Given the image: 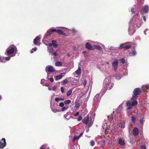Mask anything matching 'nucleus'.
Masks as SVG:
<instances>
[{
  "mask_svg": "<svg viewBox=\"0 0 149 149\" xmlns=\"http://www.w3.org/2000/svg\"><path fill=\"white\" fill-rule=\"evenodd\" d=\"M55 65L57 67H61L63 65V63L60 61H58L55 63Z\"/></svg>",
  "mask_w": 149,
  "mask_h": 149,
  "instance_id": "obj_22",
  "label": "nucleus"
},
{
  "mask_svg": "<svg viewBox=\"0 0 149 149\" xmlns=\"http://www.w3.org/2000/svg\"><path fill=\"white\" fill-rule=\"evenodd\" d=\"M61 92L63 93L65 92L64 88L63 87H61Z\"/></svg>",
  "mask_w": 149,
  "mask_h": 149,
  "instance_id": "obj_51",
  "label": "nucleus"
},
{
  "mask_svg": "<svg viewBox=\"0 0 149 149\" xmlns=\"http://www.w3.org/2000/svg\"><path fill=\"white\" fill-rule=\"evenodd\" d=\"M136 54V52L135 50H133L132 52H130L129 55L131 56H133L135 55Z\"/></svg>",
  "mask_w": 149,
  "mask_h": 149,
  "instance_id": "obj_24",
  "label": "nucleus"
},
{
  "mask_svg": "<svg viewBox=\"0 0 149 149\" xmlns=\"http://www.w3.org/2000/svg\"><path fill=\"white\" fill-rule=\"evenodd\" d=\"M68 113L65 115L64 117L67 120L69 119L70 117V115H68Z\"/></svg>",
  "mask_w": 149,
  "mask_h": 149,
  "instance_id": "obj_42",
  "label": "nucleus"
},
{
  "mask_svg": "<svg viewBox=\"0 0 149 149\" xmlns=\"http://www.w3.org/2000/svg\"><path fill=\"white\" fill-rule=\"evenodd\" d=\"M134 17L136 18L135 20H132L129 23V27L128 29V32L130 35H132L134 33L135 31L139 27L141 26L140 22L138 23L137 20L140 22V19L139 18V15L138 13L136 14Z\"/></svg>",
  "mask_w": 149,
  "mask_h": 149,
  "instance_id": "obj_2",
  "label": "nucleus"
},
{
  "mask_svg": "<svg viewBox=\"0 0 149 149\" xmlns=\"http://www.w3.org/2000/svg\"><path fill=\"white\" fill-rule=\"evenodd\" d=\"M10 56H8V57H6L5 58V61H8L10 60Z\"/></svg>",
  "mask_w": 149,
  "mask_h": 149,
  "instance_id": "obj_54",
  "label": "nucleus"
},
{
  "mask_svg": "<svg viewBox=\"0 0 149 149\" xmlns=\"http://www.w3.org/2000/svg\"><path fill=\"white\" fill-rule=\"evenodd\" d=\"M79 114V112H77L75 113L74 114V116H78Z\"/></svg>",
  "mask_w": 149,
  "mask_h": 149,
  "instance_id": "obj_58",
  "label": "nucleus"
},
{
  "mask_svg": "<svg viewBox=\"0 0 149 149\" xmlns=\"http://www.w3.org/2000/svg\"><path fill=\"white\" fill-rule=\"evenodd\" d=\"M103 85L106 89L109 90L113 87V84L109 78H106L104 80Z\"/></svg>",
  "mask_w": 149,
  "mask_h": 149,
  "instance_id": "obj_5",
  "label": "nucleus"
},
{
  "mask_svg": "<svg viewBox=\"0 0 149 149\" xmlns=\"http://www.w3.org/2000/svg\"><path fill=\"white\" fill-rule=\"evenodd\" d=\"M71 102V101L70 100H68L66 101H65L64 102V103L65 104H69Z\"/></svg>",
  "mask_w": 149,
  "mask_h": 149,
  "instance_id": "obj_46",
  "label": "nucleus"
},
{
  "mask_svg": "<svg viewBox=\"0 0 149 149\" xmlns=\"http://www.w3.org/2000/svg\"><path fill=\"white\" fill-rule=\"evenodd\" d=\"M0 62L2 63H5L6 62V61L5 59V58L1 56H0Z\"/></svg>",
  "mask_w": 149,
  "mask_h": 149,
  "instance_id": "obj_30",
  "label": "nucleus"
},
{
  "mask_svg": "<svg viewBox=\"0 0 149 149\" xmlns=\"http://www.w3.org/2000/svg\"><path fill=\"white\" fill-rule=\"evenodd\" d=\"M115 78L117 80H119L121 78V74H116L115 76Z\"/></svg>",
  "mask_w": 149,
  "mask_h": 149,
  "instance_id": "obj_32",
  "label": "nucleus"
},
{
  "mask_svg": "<svg viewBox=\"0 0 149 149\" xmlns=\"http://www.w3.org/2000/svg\"><path fill=\"white\" fill-rule=\"evenodd\" d=\"M41 146H43V149H49V148L46 145H43Z\"/></svg>",
  "mask_w": 149,
  "mask_h": 149,
  "instance_id": "obj_47",
  "label": "nucleus"
},
{
  "mask_svg": "<svg viewBox=\"0 0 149 149\" xmlns=\"http://www.w3.org/2000/svg\"><path fill=\"white\" fill-rule=\"evenodd\" d=\"M143 19L145 21H146V18L145 16H143Z\"/></svg>",
  "mask_w": 149,
  "mask_h": 149,
  "instance_id": "obj_62",
  "label": "nucleus"
},
{
  "mask_svg": "<svg viewBox=\"0 0 149 149\" xmlns=\"http://www.w3.org/2000/svg\"><path fill=\"white\" fill-rule=\"evenodd\" d=\"M120 62L123 64H124L125 63V60L124 58H122L120 60Z\"/></svg>",
  "mask_w": 149,
  "mask_h": 149,
  "instance_id": "obj_48",
  "label": "nucleus"
},
{
  "mask_svg": "<svg viewBox=\"0 0 149 149\" xmlns=\"http://www.w3.org/2000/svg\"><path fill=\"white\" fill-rule=\"evenodd\" d=\"M45 70L47 72H54L55 71L54 68L52 66L48 65L45 68Z\"/></svg>",
  "mask_w": 149,
  "mask_h": 149,
  "instance_id": "obj_11",
  "label": "nucleus"
},
{
  "mask_svg": "<svg viewBox=\"0 0 149 149\" xmlns=\"http://www.w3.org/2000/svg\"><path fill=\"white\" fill-rule=\"evenodd\" d=\"M44 81V79H41V84H43V85H44V84H43Z\"/></svg>",
  "mask_w": 149,
  "mask_h": 149,
  "instance_id": "obj_60",
  "label": "nucleus"
},
{
  "mask_svg": "<svg viewBox=\"0 0 149 149\" xmlns=\"http://www.w3.org/2000/svg\"><path fill=\"white\" fill-rule=\"evenodd\" d=\"M94 119L92 117H89L88 116L85 117L82 120L83 123L85 124L88 127H90L93 124Z\"/></svg>",
  "mask_w": 149,
  "mask_h": 149,
  "instance_id": "obj_4",
  "label": "nucleus"
},
{
  "mask_svg": "<svg viewBox=\"0 0 149 149\" xmlns=\"http://www.w3.org/2000/svg\"><path fill=\"white\" fill-rule=\"evenodd\" d=\"M68 82V80L67 79H65L64 80H63L62 82V83L63 84H65Z\"/></svg>",
  "mask_w": 149,
  "mask_h": 149,
  "instance_id": "obj_50",
  "label": "nucleus"
},
{
  "mask_svg": "<svg viewBox=\"0 0 149 149\" xmlns=\"http://www.w3.org/2000/svg\"><path fill=\"white\" fill-rule=\"evenodd\" d=\"M121 104L120 105L116 111V112L118 113H122V109L123 107L122 104Z\"/></svg>",
  "mask_w": 149,
  "mask_h": 149,
  "instance_id": "obj_18",
  "label": "nucleus"
},
{
  "mask_svg": "<svg viewBox=\"0 0 149 149\" xmlns=\"http://www.w3.org/2000/svg\"><path fill=\"white\" fill-rule=\"evenodd\" d=\"M2 140L3 141V143H2L0 141V148H3L6 145V140L5 138H3Z\"/></svg>",
  "mask_w": 149,
  "mask_h": 149,
  "instance_id": "obj_14",
  "label": "nucleus"
},
{
  "mask_svg": "<svg viewBox=\"0 0 149 149\" xmlns=\"http://www.w3.org/2000/svg\"><path fill=\"white\" fill-rule=\"evenodd\" d=\"M143 122V119H141L140 120V123L141 124Z\"/></svg>",
  "mask_w": 149,
  "mask_h": 149,
  "instance_id": "obj_61",
  "label": "nucleus"
},
{
  "mask_svg": "<svg viewBox=\"0 0 149 149\" xmlns=\"http://www.w3.org/2000/svg\"><path fill=\"white\" fill-rule=\"evenodd\" d=\"M64 99H63L61 98H56L55 99V101L56 102H59L60 101H63Z\"/></svg>",
  "mask_w": 149,
  "mask_h": 149,
  "instance_id": "obj_36",
  "label": "nucleus"
},
{
  "mask_svg": "<svg viewBox=\"0 0 149 149\" xmlns=\"http://www.w3.org/2000/svg\"><path fill=\"white\" fill-rule=\"evenodd\" d=\"M133 133L134 135L137 136L139 134V130L138 128L135 127L134 128L133 131Z\"/></svg>",
  "mask_w": 149,
  "mask_h": 149,
  "instance_id": "obj_20",
  "label": "nucleus"
},
{
  "mask_svg": "<svg viewBox=\"0 0 149 149\" xmlns=\"http://www.w3.org/2000/svg\"><path fill=\"white\" fill-rule=\"evenodd\" d=\"M125 43H123L120 45V46L119 47V48H124V45L125 44Z\"/></svg>",
  "mask_w": 149,
  "mask_h": 149,
  "instance_id": "obj_55",
  "label": "nucleus"
},
{
  "mask_svg": "<svg viewBox=\"0 0 149 149\" xmlns=\"http://www.w3.org/2000/svg\"><path fill=\"white\" fill-rule=\"evenodd\" d=\"M68 108V107L67 105H65V106H63L61 110L62 111H64L67 110Z\"/></svg>",
  "mask_w": 149,
  "mask_h": 149,
  "instance_id": "obj_34",
  "label": "nucleus"
},
{
  "mask_svg": "<svg viewBox=\"0 0 149 149\" xmlns=\"http://www.w3.org/2000/svg\"><path fill=\"white\" fill-rule=\"evenodd\" d=\"M57 88V87L56 86H54L53 87H49L48 88V89L49 91L53 90L55 91Z\"/></svg>",
  "mask_w": 149,
  "mask_h": 149,
  "instance_id": "obj_29",
  "label": "nucleus"
},
{
  "mask_svg": "<svg viewBox=\"0 0 149 149\" xmlns=\"http://www.w3.org/2000/svg\"><path fill=\"white\" fill-rule=\"evenodd\" d=\"M80 80L82 81V84L83 85V86H84L86 84V80L83 78L81 79Z\"/></svg>",
  "mask_w": 149,
  "mask_h": 149,
  "instance_id": "obj_31",
  "label": "nucleus"
},
{
  "mask_svg": "<svg viewBox=\"0 0 149 149\" xmlns=\"http://www.w3.org/2000/svg\"><path fill=\"white\" fill-rule=\"evenodd\" d=\"M132 47L131 45H130L127 46H126L124 47V48L125 49H128Z\"/></svg>",
  "mask_w": 149,
  "mask_h": 149,
  "instance_id": "obj_44",
  "label": "nucleus"
},
{
  "mask_svg": "<svg viewBox=\"0 0 149 149\" xmlns=\"http://www.w3.org/2000/svg\"><path fill=\"white\" fill-rule=\"evenodd\" d=\"M118 62L117 59L113 61L111 64L113 70L116 71L118 67Z\"/></svg>",
  "mask_w": 149,
  "mask_h": 149,
  "instance_id": "obj_8",
  "label": "nucleus"
},
{
  "mask_svg": "<svg viewBox=\"0 0 149 149\" xmlns=\"http://www.w3.org/2000/svg\"><path fill=\"white\" fill-rule=\"evenodd\" d=\"M107 119L110 124L109 126H111L112 130L111 131L112 133L115 135H118L119 130L118 127V125L120 128H124L125 127L124 123H120L118 121V119L115 118L114 120H113V116L112 114L108 116Z\"/></svg>",
  "mask_w": 149,
  "mask_h": 149,
  "instance_id": "obj_1",
  "label": "nucleus"
},
{
  "mask_svg": "<svg viewBox=\"0 0 149 149\" xmlns=\"http://www.w3.org/2000/svg\"><path fill=\"white\" fill-rule=\"evenodd\" d=\"M58 30V29H52L50 31H48L46 33L45 36H44V38H46V36H48L49 35L51 34V32H57V31Z\"/></svg>",
  "mask_w": 149,
  "mask_h": 149,
  "instance_id": "obj_19",
  "label": "nucleus"
},
{
  "mask_svg": "<svg viewBox=\"0 0 149 149\" xmlns=\"http://www.w3.org/2000/svg\"><path fill=\"white\" fill-rule=\"evenodd\" d=\"M90 43H91L92 44H93L94 43H95V42H92V41H91L89 42Z\"/></svg>",
  "mask_w": 149,
  "mask_h": 149,
  "instance_id": "obj_64",
  "label": "nucleus"
},
{
  "mask_svg": "<svg viewBox=\"0 0 149 149\" xmlns=\"http://www.w3.org/2000/svg\"><path fill=\"white\" fill-rule=\"evenodd\" d=\"M57 33L58 34L60 35H63L64 34V33H63V31L60 29H58Z\"/></svg>",
  "mask_w": 149,
  "mask_h": 149,
  "instance_id": "obj_40",
  "label": "nucleus"
},
{
  "mask_svg": "<svg viewBox=\"0 0 149 149\" xmlns=\"http://www.w3.org/2000/svg\"><path fill=\"white\" fill-rule=\"evenodd\" d=\"M136 99H132V97L130 101H128L126 103V105L128 108L127 111L131 109L132 106H135L137 104V102L136 100Z\"/></svg>",
  "mask_w": 149,
  "mask_h": 149,
  "instance_id": "obj_6",
  "label": "nucleus"
},
{
  "mask_svg": "<svg viewBox=\"0 0 149 149\" xmlns=\"http://www.w3.org/2000/svg\"><path fill=\"white\" fill-rule=\"evenodd\" d=\"M81 105V104L80 103H79L78 102H77L75 103V107L76 108H79L80 105Z\"/></svg>",
  "mask_w": 149,
  "mask_h": 149,
  "instance_id": "obj_35",
  "label": "nucleus"
},
{
  "mask_svg": "<svg viewBox=\"0 0 149 149\" xmlns=\"http://www.w3.org/2000/svg\"><path fill=\"white\" fill-rule=\"evenodd\" d=\"M140 149H146V147L145 145H143L141 146Z\"/></svg>",
  "mask_w": 149,
  "mask_h": 149,
  "instance_id": "obj_52",
  "label": "nucleus"
},
{
  "mask_svg": "<svg viewBox=\"0 0 149 149\" xmlns=\"http://www.w3.org/2000/svg\"><path fill=\"white\" fill-rule=\"evenodd\" d=\"M86 47L89 49H93V45H92L91 44L89 43L88 42H87L85 45Z\"/></svg>",
  "mask_w": 149,
  "mask_h": 149,
  "instance_id": "obj_13",
  "label": "nucleus"
},
{
  "mask_svg": "<svg viewBox=\"0 0 149 149\" xmlns=\"http://www.w3.org/2000/svg\"><path fill=\"white\" fill-rule=\"evenodd\" d=\"M62 75H58L56 77L55 80L57 81L59 79H61L62 77Z\"/></svg>",
  "mask_w": 149,
  "mask_h": 149,
  "instance_id": "obj_33",
  "label": "nucleus"
},
{
  "mask_svg": "<svg viewBox=\"0 0 149 149\" xmlns=\"http://www.w3.org/2000/svg\"><path fill=\"white\" fill-rule=\"evenodd\" d=\"M52 43L53 47L54 48H56L57 47L58 45L56 44V41L55 40H52Z\"/></svg>",
  "mask_w": 149,
  "mask_h": 149,
  "instance_id": "obj_28",
  "label": "nucleus"
},
{
  "mask_svg": "<svg viewBox=\"0 0 149 149\" xmlns=\"http://www.w3.org/2000/svg\"><path fill=\"white\" fill-rule=\"evenodd\" d=\"M64 103H63V102L60 103L59 104V107H63L64 106Z\"/></svg>",
  "mask_w": 149,
  "mask_h": 149,
  "instance_id": "obj_56",
  "label": "nucleus"
},
{
  "mask_svg": "<svg viewBox=\"0 0 149 149\" xmlns=\"http://www.w3.org/2000/svg\"><path fill=\"white\" fill-rule=\"evenodd\" d=\"M143 88L144 90H149V84H146L143 85Z\"/></svg>",
  "mask_w": 149,
  "mask_h": 149,
  "instance_id": "obj_26",
  "label": "nucleus"
},
{
  "mask_svg": "<svg viewBox=\"0 0 149 149\" xmlns=\"http://www.w3.org/2000/svg\"><path fill=\"white\" fill-rule=\"evenodd\" d=\"M49 74L47 73V79L49 80L51 82H53L54 81V80L53 78L52 77H51L50 78H49Z\"/></svg>",
  "mask_w": 149,
  "mask_h": 149,
  "instance_id": "obj_39",
  "label": "nucleus"
},
{
  "mask_svg": "<svg viewBox=\"0 0 149 149\" xmlns=\"http://www.w3.org/2000/svg\"><path fill=\"white\" fill-rule=\"evenodd\" d=\"M83 133L82 132L80 134V135L78 136L79 138L82 136L83 135Z\"/></svg>",
  "mask_w": 149,
  "mask_h": 149,
  "instance_id": "obj_59",
  "label": "nucleus"
},
{
  "mask_svg": "<svg viewBox=\"0 0 149 149\" xmlns=\"http://www.w3.org/2000/svg\"><path fill=\"white\" fill-rule=\"evenodd\" d=\"M104 123L105 124H104L102 126L103 131H104L105 134H106L109 132V126L108 125L109 123H107L108 124H107L106 121H105Z\"/></svg>",
  "mask_w": 149,
  "mask_h": 149,
  "instance_id": "obj_10",
  "label": "nucleus"
},
{
  "mask_svg": "<svg viewBox=\"0 0 149 149\" xmlns=\"http://www.w3.org/2000/svg\"><path fill=\"white\" fill-rule=\"evenodd\" d=\"M118 143L121 146H124L125 144L124 140L123 139H119L118 141Z\"/></svg>",
  "mask_w": 149,
  "mask_h": 149,
  "instance_id": "obj_17",
  "label": "nucleus"
},
{
  "mask_svg": "<svg viewBox=\"0 0 149 149\" xmlns=\"http://www.w3.org/2000/svg\"><path fill=\"white\" fill-rule=\"evenodd\" d=\"M50 107L52 109V111L54 113H56V112H58L59 111L57 109H56L55 108L53 107H52V106L51 104Z\"/></svg>",
  "mask_w": 149,
  "mask_h": 149,
  "instance_id": "obj_27",
  "label": "nucleus"
},
{
  "mask_svg": "<svg viewBox=\"0 0 149 149\" xmlns=\"http://www.w3.org/2000/svg\"><path fill=\"white\" fill-rule=\"evenodd\" d=\"M95 142L94 141L92 140L90 141V145L92 146H94Z\"/></svg>",
  "mask_w": 149,
  "mask_h": 149,
  "instance_id": "obj_45",
  "label": "nucleus"
},
{
  "mask_svg": "<svg viewBox=\"0 0 149 149\" xmlns=\"http://www.w3.org/2000/svg\"><path fill=\"white\" fill-rule=\"evenodd\" d=\"M141 93V90L139 88H136L134 90L133 93L134 95L132 97V99H137Z\"/></svg>",
  "mask_w": 149,
  "mask_h": 149,
  "instance_id": "obj_7",
  "label": "nucleus"
},
{
  "mask_svg": "<svg viewBox=\"0 0 149 149\" xmlns=\"http://www.w3.org/2000/svg\"><path fill=\"white\" fill-rule=\"evenodd\" d=\"M100 93H97V94L94 98V100L95 101H96L97 100L100 99Z\"/></svg>",
  "mask_w": 149,
  "mask_h": 149,
  "instance_id": "obj_25",
  "label": "nucleus"
},
{
  "mask_svg": "<svg viewBox=\"0 0 149 149\" xmlns=\"http://www.w3.org/2000/svg\"><path fill=\"white\" fill-rule=\"evenodd\" d=\"M17 52L16 47L12 45L10 46L6 49L5 52V54L8 56L13 57L15 55Z\"/></svg>",
  "mask_w": 149,
  "mask_h": 149,
  "instance_id": "obj_3",
  "label": "nucleus"
},
{
  "mask_svg": "<svg viewBox=\"0 0 149 149\" xmlns=\"http://www.w3.org/2000/svg\"><path fill=\"white\" fill-rule=\"evenodd\" d=\"M96 49L98 50H101L102 48L100 46L96 45H93V49Z\"/></svg>",
  "mask_w": 149,
  "mask_h": 149,
  "instance_id": "obj_23",
  "label": "nucleus"
},
{
  "mask_svg": "<svg viewBox=\"0 0 149 149\" xmlns=\"http://www.w3.org/2000/svg\"><path fill=\"white\" fill-rule=\"evenodd\" d=\"M105 68L106 70L109 69L110 68V65L108 62H107L105 66Z\"/></svg>",
  "mask_w": 149,
  "mask_h": 149,
  "instance_id": "obj_37",
  "label": "nucleus"
},
{
  "mask_svg": "<svg viewBox=\"0 0 149 149\" xmlns=\"http://www.w3.org/2000/svg\"><path fill=\"white\" fill-rule=\"evenodd\" d=\"M48 45L49 46V47H48V48H51L49 49L52 50V47H51L52 45V43H49L48 44Z\"/></svg>",
  "mask_w": 149,
  "mask_h": 149,
  "instance_id": "obj_53",
  "label": "nucleus"
},
{
  "mask_svg": "<svg viewBox=\"0 0 149 149\" xmlns=\"http://www.w3.org/2000/svg\"><path fill=\"white\" fill-rule=\"evenodd\" d=\"M79 139V137L78 136H74V137L72 139V141H73L74 142L76 140Z\"/></svg>",
  "mask_w": 149,
  "mask_h": 149,
  "instance_id": "obj_43",
  "label": "nucleus"
},
{
  "mask_svg": "<svg viewBox=\"0 0 149 149\" xmlns=\"http://www.w3.org/2000/svg\"><path fill=\"white\" fill-rule=\"evenodd\" d=\"M37 50V48L36 47H35L34 48H33L32 49L31 51V53H33L34 52H35Z\"/></svg>",
  "mask_w": 149,
  "mask_h": 149,
  "instance_id": "obj_49",
  "label": "nucleus"
},
{
  "mask_svg": "<svg viewBox=\"0 0 149 149\" xmlns=\"http://www.w3.org/2000/svg\"><path fill=\"white\" fill-rule=\"evenodd\" d=\"M51 48H48V52L52 54L53 56H57L58 54L56 52H53L54 49L53 48H52V50L49 49Z\"/></svg>",
  "mask_w": 149,
  "mask_h": 149,
  "instance_id": "obj_16",
  "label": "nucleus"
},
{
  "mask_svg": "<svg viewBox=\"0 0 149 149\" xmlns=\"http://www.w3.org/2000/svg\"><path fill=\"white\" fill-rule=\"evenodd\" d=\"M41 38V36L39 35L37 36L35 39H34L33 40V43L36 45H40V41Z\"/></svg>",
  "mask_w": 149,
  "mask_h": 149,
  "instance_id": "obj_9",
  "label": "nucleus"
},
{
  "mask_svg": "<svg viewBox=\"0 0 149 149\" xmlns=\"http://www.w3.org/2000/svg\"><path fill=\"white\" fill-rule=\"evenodd\" d=\"M137 7L136 5H134V6L131 9V11L133 13H134L136 11Z\"/></svg>",
  "mask_w": 149,
  "mask_h": 149,
  "instance_id": "obj_21",
  "label": "nucleus"
},
{
  "mask_svg": "<svg viewBox=\"0 0 149 149\" xmlns=\"http://www.w3.org/2000/svg\"><path fill=\"white\" fill-rule=\"evenodd\" d=\"M148 29H146L145 30V31H144V34H146V31H148Z\"/></svg>",
  "mask_w": 149,
  "mask_h": 149,
  "instance_id": "obj_63",
  "label": "nucleus"
},
{
  "mask_svg": "<svg viewBox=\"0 0 149 149\" xmlns=\"http://www.w3.org/2000/svg\"><path fill=\"white\" fill-rule=\"evenodd\" d=\"M72 90H69L67 91L66 93L67 95L68 96H70L72 93Z\"/></svg>",
  "mask_w": 149,
  "mask_h": 149,
  "instance_id": "obj_41",
  "label": "nucleus"
},
{
  "mask_svg": "<svg viewBox=\"0 0 149 149\" xmlns=\"http://www.w3.org/2000/svg\"><path fill=\"white\" fill-rule=\"evenodd\" d=\"M81 68L80 67H79L78 69L74 72L73 73V74L75 77H77V76H76V74L79 75L81 74Z\"/></svg>",
  "mask_w": 149,
  "mask_h": 149,
  "instance_id": "obj_15",
  "label": "nucleus"
},
{
  "mask_svg": "<svg viewBox=\"0 0 149 149\" xmlns=\"http://www.w3.org/2000/svg\"><path fill=\"white\" fill-rule=\"evenodd\" d=\"M136 119V117L133 116L132 117V121L133 123H135Z\"/></svg>",
  "mask_w": 149,
  "mask_h": 149,
  "instance_id": "obj_38",
  "label": "nucleus"
},
{
  "mask_svg": "<svg viewBox=\"0 0 149 149\" xmlns=\"http://www.w3.org/2000/svg\"><path fill=\"white\" fill-rule=\"evenodd\" d=\"M149 10V8L148 6L147 5H145L143 7L141 10V12L142 13H148Z\"/></svg>",
  "mask_w": 149,
  "mask_h": 149,
  "instance_id": "obj_12",
  "label": "nucleus"
},
{
  "mask_svg": "<svg viewBox=\"0 0 149 149\" xmlns=\"http://www.w3.org/2000/svg\"><path fill=\"white\" fill-rule=\"evenodd\" d=\"M82 119V117L81 116H80L79 118H78L77 119V120H78V121H80V120H81Z\"/></svg>",
  "mask_w": 149,
  "mask_h": 149,
  "instance_id": "obj_57",
  "label": "nucleus"
}]
</instances>
